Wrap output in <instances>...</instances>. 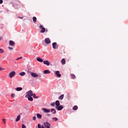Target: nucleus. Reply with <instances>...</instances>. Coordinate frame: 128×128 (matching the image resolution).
Returning <instances> with one entry per match:
<instances>
[{
    "label": "nucleus",
    "mask_w": 128,
    "mask_h": 128,
    "mask_svg": "<svg viewBox=\"0 0 128 128\" xmlns=\"http://www.w3.org/2000/svg\"><path fill=\"white\" fill-rule=\"evenodd\" d=\"M70 76L73 80H74V78H76V75L74 74H71Z\"/></svg>",
    "instance_id": "nucleus-25"
},
{
    "label": "nucleus",
    "mask_w": 128,
    "mask_h": 128,
    "mask_svg": "<svg viewBox=\"0 0 128 128\" xmlns=\"http://www.w3.org/2000/svg\"><path fill=\"white\" fill-rule=\"evenodd\" d=\"M78 107L77 106H74L72 108L73 110H78Z\"/></svg>",
    "instance_id": "nucleus-22"
},
{
    "label": "nucleus",
    "mask_w": 128,
    "mask_h": 128,
    "mask_svg": "<svg viewBox=\"0 0 128 128\" xmlns=\"http://www.w3.org/2000/svg\"><path fill=\"white\" fill-rule=\"evenodd\" d=\"M38 62H44V60H42V58H36Z\"/></svg>",
    "instance_id": "nucleus-16"
},
{
    "label": "nucleus",
    "mask_w": 128,
    "mask_h": 128,
    "mask_svg": "<svg viewBox=\"0 0 128 128\" xmlns=\"http://www.w3.org/2000/svg\"><path fill=\"white\" fill-rule=\"evenodd\" d=\"M8 48L9 49V50H14V48H12V47H8Z\"/></svg>",
    "instance_id": "nucleus-36"
},
{
    "label": "nucleus",
    "mask_w": 128,
    "mask_h": 128,
    "mask_svg": "<svg viewBox=\"0 0 128 128\" xmlns=\"http://www.w3.org/2000/svg\"><path fill=\"white\" fill-rule=\"evenodd\" d=\"M15 90L17 92H20V90H22V87L16 88H15Z\"/></svg>",
    "instance_id": "nucleus-14"
},
{
    "label": "nucleus",
    "mask_w": 128,
    "mask_h": 128,
    "mask_svg": "<svg viewBox=\"0 0 128 128\" xmlns=\"http://www.w3.org/2000/svg\"><path fill=\"white\" fill-rule=\"evenodd\" d=\"M34 94L32 93V90H29L26 92V95L25 98H28V96H32Z\"/></svg>",
    "instance_id": "nucleus-2"
},
{
    "label": "nucleus",
    "mask_w": 128,
    "mask_h": 128,
    "mask_svg": "<svg viewBox=\"0 0 128 128\" xmlns=\"http://www.w3.org/2000/svg\"><path fill=\"white\" fill-rule=\"evenodd\" d=\"M52 120H54L56 121V120H58V118H52Z\"/></svg>",
    "instance_id": "nucleus-35"
},
{
    "label": "nucleus",
    "mask_w": 128,
    "mask_h": 128,
    "mask_svg": "<svg viewBox=\"0 0 128 128\" xmlns=\"http://www.w3.org/2000/svg\"><path fill=\"white\" fill-rule=\"evenodd\" d=\"M4 2V1L2 0H0V4H2Z\"/></svg>",
    "instance_id": "nucleus-38"
},
{
    "label": "nucleus",
    "mask_w": 128,
    "mask_h": 128,
    "mask_svg": "<svg viewBox=\"0 0 128 128\" xmlns=\"http://www.w3.org/2000/svg\"><path fill=\"white\" fill-rule=\"evenodd\" d=\"M44 42L46 44H48L50 43V38H45Z\"/></svg>",
    "instance_id": "nucleus-8"
},
{
    "label": "nucleus",
    "mask_w": 128,
    "mask_h": 128,
    "mask_svg": "<svg viewBox=\"0 0 128 128\" xmlns=\"http://www.w3.org/2000/svg\"><path fill=\"white\" fill-rule=\"evenodd\" d=\"M56 108H57L58 110H62V108H64V106H56Z\"/></svg>",
    "instance_id": "nucleus-12"
},
{
    "label": "nucleus",
    "mask_w": 128,
    "mask_h": 128,
    "mask_svg": "<svg viewBox=\"0 0 128 128\" xmlns=\"http://www.w3.org/2000/svg\"><path fill=\"white\" fill-rule=\"evenodd\" d=\"M52 48L54 50H56L58 48V45L56 42L52 44Z\"/></svg>",
    "instance_id": "nucleus-4"
},
{
    "label": "nucleus",
    "mask_w": 128,
    "mask_h": 128,
    "mask_svg": "<svg viewBox=\"0 0 128 128\" xmlns=\"http://www.w3.org/2000/svg\"><path fill=\"white\" fill-rule=\"evenodd\" d=\"M44 126L46 128H50V124L48 122H44Z\"/></svg>",
    "instance_id": "nucleus-5"
},
{
    "label": "nucleus",
    "mask_w": 128,
    "mask_h": 128,
    "mask_svg": "<svg viewBox=\"0 0 128 128\" xmlns=\"http://www.w3.org/2000/svg\"><path fill=\"white\" fill-rule=\"evenodd\" d=\"M0 40H2V38H0Z\"/></svg>",
    "instance_id": "nucleus-41"
},
{
    "label": "nucleus",
    "mask_w": 128,
    "mask_h": 128,
    "mask_svg": "<svg viewBox=\"0 0 128 128\" xmlns=\"http://www.w3.org/2000/svg\"><path fill=\"white\" fill-rule=\"evenodd\" d=\"M61 62L62 64H66V60H64V58H62L61 60Z\"/></svg>",
    "instance_id": "nucleus-18"
},
{
    "label": "nucleus",
    "mask_w": 128,
    "mask_h": 128,
    "mask_svg": "<svg viewBox=\"0 0 128 128\" xmlns=\"http://www.w3.org/2000/svg\"><path fill=\"white\" fill-rule=\"evenodd\" d=\"M38 128H42V126L40 124H38Z\"/></svg>",
    "instance_id": "nucleus-32"
},
{
    "label": "nucleus",
    "mask_w": 128,
    "mask_h": 128,
    "mask_svg": "<svg viewBox=\"0 0 128 128\" xmlns=\"http://www.w3.org/2000/svg\"><path fill=\"white\" fill-rule=\"evenodd\" d=\"M44 74H50V70H44Z\"/></svg>",
    "instance_id": "nucleus-13"
},
{
    "label": "nucleus",
    "mask_w": 128,
    "mask_h": 128,
    "mask_svg": "<svg viewBox=\"0 0 128 128\" xmlns=\"http://www.w3.org/2000/svg\"><path fill=\"white\" fill-rule=\"evenodd\" d=\"M2 52H4V50L0 48V54H2Z\"/></svg>",
    "instance_id": "nucleus-28"
},
{
    "label": "nucleus",
    "mask_w": 128,
    "mask_h": 128,
    "mask_svg": "<svg viewBox=\"0 0 128 128\" xmlns=\"http://www.w3.org/2000/svg\"><path fill=\"white\" fill-rule=\"evenodd\" d=\"M9 44L11 46H16V43H14V41L10 40L9 42Z\"/></svg>",
    "instance_id": "nucleus-7"
},
{
    "label": "nucleus",
    "mask_w": 128,
    "mask_h": 128,
    "mask_svg": "<svg viewBox=\"0 0 128 128\" xmlns=\"http://www.w3.org/2000/svg\"><path fill=\"white\" fill-rule=\"evenodd\" d=\"M42 112H46V113L50 112V110H48L46 108H42Z\"/></svg>",
    "instance_id": "nucleus-9"
},
{
    "label": "nucleus",
    "mask_w": 128,
    "mask_h": 128,
    "mask_svg": "<svg viewBox=\"0 0 128 128\" xmlns=\"http://www.w3.org/2000/svg\"><path fill=\"white\" fill-rule=\"evenodd\" d=\"M20 76H26V73L24 72H21L19 74Z\"/></svg>",
    "instance_id": "nucleus-20"
},
{
    "label": "nucleus",
    "mask_w": 128,
    "mask_h": 128,
    "mask_svg": "<svg viewBox=\"0 0 128 128\" xmlns=\"http://www.w3.org/2000/svg\"><path fill=\"white\" fill-rule=\"evenodd\" d=\"M55 104H56V106H60V103L58 100H56L55 102Z\"/></svg>",
    "instance_id": "nucleus-15"
},
{
    "label": "nucleus",
    "mask_w": 128,
    "mask_h": 128,
    "mask_svg": "<svg viewBox=\"0 0 128 128\" xmlns=\"http://www.w3.org/2000/svg\"><path fill=\"white\" fill-rule=\"evenodd\" d=\"M27 98H28V100H30V102H32V100H34V98L32 96H28Z\"/></svg>",
    "instance_id": "nucleus-17"
},
{
    "label": "nucleus",
    "mask_w": 128,
    "mask_h": 128,
    "mask_svg": "<svg viewBox=\"0 0 128 128\" xmlns=\"http://www.w3.org/2000/svg\"><path fill=\"white\" fill-rule=\"evenodd\" d=\"M51 112H52V113L54 114H56V110L54 109V108L51 109Z\"/></svg>",
    "instance_id": "nucleus-23"
},
{
    "label": "nucleus",
    "mask_w": 128,
    "mask_h": 128,
    "mask_svg": "<svg viewBox=\"0 0 128 128\" xmlns=\"http://www.w3.org/2000/svg\"><path fill=\"white\" fill-rule=\"evenodd\" d=\"M16 76V72L13 71L9 74L8 76L10 78H12Z\"/></svg>",
    "instance_id": "nucleus-3"
},
{
    "label": "nucleus",
    "mask_w": 128,
    "mask_h": 128,
    "mask_svg": "<svg viewBox=\"0 0 128 128\" xmlns=\"http://www.w3.org/2000/svg\"><path fill=\"white\" fill-rule=\"evenodd\" d=\"M60 71L56 72V76H58V78H60V76H62V74H60Z\"/></svg>",
    "instance_id": "nucleus-11"
},
{
    "label": "nucleus",
    "mask_w": 128,
    "mask_h": 128,
    "mask_svg": "<svg viewBox=\"0 0 128 128\" xmlns=\"http://www.w3.org/2000/svg\"><path fill=\"white\" fill-rule=\"evenodd\" d=\"M55 104H56V103L52 102L50 104V106H54Z\"/></svg>",
    "instance_id": "nucleus-30"
},
{
    "label": "nucleus",
    "mask_w": 128,
    "mask_h": 128,
    "mask_svg": "<svg viewBox=\"0 0 128 128\" xmlns=\"http://www.w3.org/2000/svg\"><path fill=\"white\" fill-rule=\"evenodd\" d=\"M44 64H46V66H50V62L48 60L44 61Z\"/></svg>",
    "instance_id": "nucleus-10"
},
{
    "label": "nucleus",
    "mask_w": 128,
    "mask_h": 128,
    "mask_svg": "<svg viewBox=\"0 0 128 128\" xmlns=\"http://www.w3.org/2000/svg\"><path fill=\"white\" fill-rule=\"evenodd\" d=\"M20 120V115H18L16 120V122H18V120Z\"/></svg>",
    "instance_id": "nucleus-19"
},
{
    "label": "nucleus",
    "mask_w": 128,
    "mask_h": 128,
    "mask_svg": "<svg viewBox=\"0 0 128 128\" xmlns=\"http://www.w3.org/2000/svg\"><path fill=\"white\" fill-rule=\"evenodd\" d=\"M33 22L34 24H36V16L33 17Z\"/></svg>",
    "instance_id": "nucleus-24"
},
{
    "label": "nucleus",
    "mask_w": 128,
    "mask_h": 128,
    "mask_svg": "<svg viewBox=\"0 0 128 128\" xmlns=\"http://www.w3.org/2000/svg\"><path fill=\"white\" fill-rule=\"evenodd\" d=\"M4 124H6V121H4Z\"/></svg>",
    "instance_id": "nucleus-40"
},
{
    "label": "nucleus",
    "mask_w": 128,
    "mask_h": 128,
    "mask_svg": "<svg viewBox=\"0 0 128 128\" xmlns=\"http://www.w3.org/2000/svg\"><path fill=\"white\" fill-rule=\"evenodd\" d=\"M30 75L32 78H38V74L36 73L32 72H31Z\"/></svg>",
    "instance_id": "nucleus-6"
},
{
    "label": "nucleus",
    "mask_w": 128,
    "mask_h": 128,
    "mask_svg": "<svg viewBox=\"0 0 128 128\" xmlns=\"http://www.w3.org/2000/svg\"><path fill=\"white\" fill-rule=\"evenodd\" d=\"M2 120H3V122H5L6 121V119H3Z\"/></svg>",
    "instance_id": "nucleus-39"
},
{
    "label": "nucleus",
    "mask_w": 128,
    "mask_h": 128,
    "mask_svg": "<svg viewBox=\"0 0 128 128\" xmlns=\"http://www.w3.org/2000/svg\"><path fill=\"white\" fill-rule=\"evenodd\" d=\"M32 96H33V98H38V96H36V94H33Z\"/></svg>",
    "instance_id": "nucleus-27"
},
{
    "label": "nucleus",
    "mask_w": 128,
    "mask_h": 128,
    "mask_svg": "<svg viewBox=\"0 0 128 128\" xmlns=\"http://www.w3.org/2000/svg\"><path fill=\"white\" fill-rule=\"evenodd\" d=\"M40 32L44 33V32H48V29H46L42 25L40 26Z\"/></svg>",
    "instance_id": "nucleus-1"
},
{
    "label": "nucleus",
    "mask_w": 128,
    "mask_h": 128,
    "mask_svg": "<svg viewBox=\"0 0 128 128\" xmlns=\"http://www.w3.org/2000/svg\"><path fill=\"white\" fill-rule=\"evenodd\" d=\"M36 120V116H34L33 117V120Z\"/></svg>",
    "instance_id": "nucleus-34"
},
{
    "label": "nucleus",
    "mask_w": 128,
    "mask_h": 128,
    "mask_svg": "<svg viewBox=\"0 0 128 128\" xmlns=\"http://www.w3.org/2000/svg\"><path fill=\"white\" fill-rule=\"evenodd\" d=\"M37 118H42V114H37Z\"/></svg>",
    "instance_id": "nucleus-26"
},
{
    "label": "nucleus",
    "mask_w": 128,
    "mask_h": 128,
    "mask_svg": "<svg viewBox=\"0 0 128 128\" xmlns=\"http://www.w3.org/2000/svg\"><path fill=\"white\" fill-rule=\"evenodd\" d=\"M4 70V68L0 67V70Z\"/></svg>",
    "instance_id": "nucleus-37"
},
{
    "label": "nucleus",
    "mask_w": 128,
    "mask_h": 128,
    "mask_svg": "<svg viewBox=\"0 0 128 128\" xmlns=\"http://www.w3.org/2000/svg\"><path fill=\"white\" fill-rule=\"evenodd\" d=\"M64 96V94L60 95V96L58 97V100H63Z\"/></svg>",
    "instance_id": "nucleus-21"
},
{
    "label": "nucleus",
    "mask_w": 128,
    "mask_h": 128,
    "mask_svg": "<svg viewBox=\"0 0 128 128\" xmlns=\"http://www.w3.org/2000/svg\"><path fill=\"white\" fill-rule=\"evenodd\" d=\"M22 128H26V126H24V124H22Z\"/></svg>",
    "instance_id": "nucleus-33"
},
{
    "label": "nucleus",
    "mask_w": 128,
    "mask_h": 128,
    "mask_svg": "<svg viewBox=\"0 0 128 128\" xmlns=\"http://www.w3.org/2000/svg\"><path fill=\"white\" fill-rule=\"evenodd\" d=\"M22 56L19 57L16 59V60H22Z\"/></svg>",
    "instance_id": "nucleus-31"
},
{
    "label": "nucleus",
    "mask_w": 128,
    "mask_h": 128,
    "mask_svg": "<svg viewBox=\"0 0 128 128\" xmlns=\"http://www.w3.org/2000/svg\"><path fill=\"white\" fill-rule=\"evenodd\" d=\"M12 98H14L16 96V94H12L11 95Z\"/></svg>",
    "instance_id": "nucleus-29"
}]
</instances>
